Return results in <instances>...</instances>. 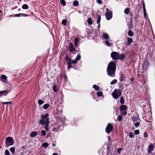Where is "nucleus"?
<instances>
[{
  "label": "nucleus",
  "instance_id": "6e6552de",
  "mask_svg": "<svg viewBox=\"0 0 155 155\" xmlns=\"http://www.w3.org/2000/svg\"><path fill=\"white\" fill-rule=\"evenodd\" d=\"M56 119L57 120V123H61V124L64 123L66 120L64 117H56Z\"/></svg>",
  "mask_w": 155,
  "mask_h": 155
},
{
  "label": "nucleus",
  "instance_id": "4d7b16f0",
  "mask_svg": "<svg viewBox=\"0 0 155 155\" xmlns=\"http://www.w3.org/2000/svg\"><path fill=\"white\" fill-rule=\"evenodd\" d=\"M144 65H145V66H146V67H147V66L148 65V62H147V61H146V62H144V65L143 66H144Z\"/></svg>",
  "mask_w": 155,
  "mask_h": 155
},
{
  "label": "nucleus",
  "instance_id": "b1692460",
  "mask_svg": "<svg viewBox=\"0 0 155 155\" xmlns=\"http://www.w3.org/2000/svg\"><path fill=\"white\" fill-rule=\"evenodd\" d=\"M73 5L74 6H77L78 5V2L77 0L74 1L73 2Z\"/></svg>",
  "mask_w": 155,
  "mask_h": 155
},
{
  "label": "nucleus",
  "instance_id": "c85d7f7f",
  "mask_svg": "<svg viewBox=\"0 0 155 155\" xmlns=\"http://www.w3.org/2000/svg\"><path fill=\"white\" fill-rule=\"evenodd\" d=\"M49 104H47L44 105L43 108L45 109H46L49 107Z\"/></svg>",
  "mask_w": 155,
  "mask_h": 155
},
{
  "label": "nucleus",
  "instance_id": "20e7f679",
  "mask_svg": "<svg viewBox=\"0 0 155 155\" xmlns=\"http://www.w3.org/2000/svg\"><path fill=\"white\" fill-rule=\"evenodd\" d=\"M14 143V141L12 137H6L5 141V147H8L9 146L13 145Z\"/></svg>",
  "mask_w": 155,
  "mask_h": 155
},
{
  "label": "nucleus",
  "instance_id": "c9c22d12",
  "mask_svg": "<svg viewBox=\"0 0 155 155\" xmlns=\"http://www.w3.org/2000/svg\"><path fill=\"white\" fill-rule=\"evenodd\" d=\"M93 87L96 91H98L99 90V88L96 85H93Z\"/></svg>",
  "mask_w": 155,
  "mask_h": 155
},
{
  "label": "nucleus",
  "instance_id": "f704fd0d",
  "mask_svg": "<svg viewBox=\"0 0 155 155\" xmlns=\"http://www.w3.org/2000/svg\"><path fill=\"white\" fill-rule=\"evenodd\" d=\"M130 11V9L129 8H126L124 11V12L126 14H127L129 13V12Z\"/></svg>",
  "mask_w": 155,
  "mask_h": 155
},
{
  "label": "nucleus",
  "instance_id": "f8f14e48",
  "mask_svg": "<svg viewBox=\"0 0 155 155\" xmlns=\"http://www.w3.org/2000/svg\"><path fill=\"white\" fill-rule=\"evenodd\" d=\"M133 42V40L132 39L130 38H127V45L129 46Z\"/></svg>",
  "mask_w": 155,
  "mask_h": 155
},
{
  "label": "nucleus",
  "instance_id": "3c124183",
  "mask_svg": "<svg viewBox=\"0 0 155 155\" xmlns=\"http://www.w3.org/2000/svg\"><path fill=\"white\" fill-rule=\"evenodd\" d=\"M122 150V149L121 148H119L117 149V152L118 153L120 154V153L121 151Z\"/></svg>",
  "mask_w": 155,
  "mask_h": 155
},
{
  "label": "nucleus",
  "instance_id": "e2e57ef3",
  "mask_svg": "<svg viewBox=\"0 0 155 155\" xmlns=\"http://www.w3.org/2000/svg\"><path fill=\"white\" fill-rule=\"evenodd\" d=\"M41 116H42V117H43V116H48V115H47V114H45V115H42Z\"/></svg>",
  "mask_w": 155,
  "mask_h": 155
},
{
  "label": "nucleus",
  "instance_id": "bf43d9fd",
  "mask_svg": "<svg viewBox=\"0 0 155 155\" xmlns=\"http://www.w3.org/2000/svg\"><path fill=\"white\" fill-rule=\"evenodd\" d=\"M52 155H58L57 153H54L52 154Z\"/></svg>",
  "mask_w": 155,
  "mask_h": 155
},
{
  "label": "nucleus",
  "instance_id": "0e129e2a",
  "mask_svg": "<svg viewBox=\"0 0 155 155\" xmlns=\"http://www.w3.org/2000/svg\"><path fill=\"white\" fill-rule=\"evenodd\" d=\"M98 24V28H99L100 27V23Z\"/></svg>",
  "mask_w": 155,
  "mask_h": 155
},
{
  "label": "nucleus",
  "instance_id": "49530a36",
  "mask_svg": "<svg viewBox=\"0 0 155 155\" xmlns=\"http://www.w3.org/2000/svg\"><path fill=\"white\" fill-rule=\"evenodd\" d=\"M53 90L54 92H57V90H56V87L55 85H54L53 86Z\"/></svg>",
  "mask_w": 155,
  "mask_h": 155
},
{
  "label": "nucleus",
  "instance_id": "37998d69",
  "mask_svg": "<svg viewBox=\"0 0 155 155\" xmlns=\"http://www.w3.org/2000/svg\"><path fill=\"white\" fill-rule=\"evenodd\" d=\"M97 95L98 96H100L102 95V92L101 91H98L97 92Z\"/></svg>",
  "mask_w": 155,
  "mask_h": 155
},
{
  "label": "nucleus",
  "instance_id": "79ce46f5",
  "mask_svg": "<svg viewBox=\"0 0 155 155\" xmlns=\"http://www.w3.org/2000/svg\"><path fill=\"white\" fill-rule=\"evenodd\" d=\"M140 131L138 130H135L134 131V134L135 135H138L139 134Z\"/></svg>",
  "mask_w": 155,
  "mask_h": 155
},
{
  "label": "nucleus",
  "instance_id": "cd10ccee",
  "mask_svg": "<svg viewBox=\"0 0 155 155\" xmlns=\"http://www.w3.org/2000/svg\"><path fill=\"white\" fill-rule=\"evenodd\" d=\"M105 43L106 44V45H107V46H111L112 44L110 43L108 41H106L105 42Z\"/></svg>",
  "mask_w": 155,
  "mask_h": 155
},
{
  "label": "nucleus",
  "instance_id": "2eb2a0df",
  "mask_svg": "<svg viewBox=\"0 0 155 155\" xmlns=\"http://www.w3.org/2000/svg\"><path fill=\"white\" fill-rule=\"evenodd\" d=\"M0 78L2 79V81L3 82H5L7 79V77L5 75H2Z\"/></svg>",
  "mask_w": 155,
  "mask_h": 155
},
{
  "label": "nucleus",
  "instance_id": "ddd939ff",
  "mask_svg": "<svg viewBox=\"0 0 155 155\" xmlns=\"http://www.w3.org/2000/svg\"><path fill=\"white\" fill-rule=\"evenodd\" d=\"M10 91L9 90H5L0 91V97L3 94H7Z\"/></svg>",
  "mask_w": 155,
  "mask_h": 155
},
{
  "label": "nucleus",
  "instance_id": "f03ea898",
  "mask_svg": "<svg viewBox=\"0 0 155 155\" xmlns=\"http://www.w3.org/2000/svg\"><path fill=\"white\" fill-rule=\"evenodd\" d=\"M125 56L124 54H120L119 53L115 51L112 52L111 54V57L114 60L120 59L123 60Z\"/></svg>",
  "mask_w": 155,
  "mask_h": 155
},
{
  "label": "nucleus",
  "instance_id": "bb28decb",
  "mask_svg": "<svg viewBox=\"0 0 155 155\" xmlns=\"http://www.w3.org/2000/svg\"><path fill=\"white\" fill-rule=\"evenodd\" d=\"M10 150L12 153L14 154L15 151V149L14 147H12L10 148Z\"/></svg>",
  "mask_w": 155,
  "mask_h": 155
},
{
  "label": "nucleus",
  "instance_id": "680f3d73",
  "mask_svg": "<svg viewBox=\"0 0 155 155\" xmlns=\"http://www.w3.org/2000/svg\"><path fill=\"white\" fill-rule=\"evenodd\" d=\"M106 10L107 11V12L110 11H109V10L108 8H107L106 9Z\"/></svg>",
  "mask_w": 155,
  "mask_h": 155
},
{
  "label": "nucleus",
  "instance_id": "dca6fc26",
  "mask_svg": "<svg viewBox=\"0 0 155 155\" xmlns=\"http://www.w3.org/2000/svg\"><path fill=\"white\" fill-rule=\"evenodd\" d=\"M143 13H144V17L145 18H146V10L145 8V5L144 4V3L143 2Z\"/></svg>",
  "mask_w": 155,
  "mask_h": 155
},
{
  "label": "nucleus",
  "instance_id": "6ab92c4d",
  "mask_svg": "<svg viewBox=\"0 0 155 155\" xmlns=\"http://www.w3.org/2000/svg\"><path fill=\"white\" fill-rule=\"evenodd\" d=\"M78 42V38H75L74 39V45L76 47H77V46Z\"/></svg>",
  "mask_w": 155,
  "mask_h": 155
},
{
  "label": "nucleus",
  "instance_id": "a878e982",
  "mask_svg": "<svg viewBox=\"0 0 155 155\" xmlns=\"http://www.w3.org/2000/svg\"><path fill=\"white\" fill-rule=\"evenodd\" d=\"M128 35L130 36L134 35V33L131 30H129L128 32Z\"/></svg>",
  "mask_w": 155,
  "mask_h": 155
},
{
  "label": "nucleus",
  "instance_id": "2f4dec72",
  "mask_svg": "<svg viewBox=\"0 0 155 155\" xmlns=\"http://www.w3.org/2000/svg\"><path fill=\"white\" fill-rule=\"evenodd\" d=\"M60 2L61 4L63 6H65L66 5V3L64 0H61Z\"/></svg>",
  "mask_w": 155,
  "mask_h": 155
},
{
  "label": "nucleus",
  "instance_id": "7c9ffc66",
  "mask_svg": "<svg viewBox=\"0 0 155 155\" xmlns=\"http://www.w3.org/2000/svg\"><path fill=\"white\" fill-rule=\"evenodd\" d=\"M66 59L67 61V63L69 62H71V59L68 56H67L66 58Z\"/></svg>",
  "mask_w": 155,
  "mask_h": 155
},
{
  "label": "nucleus",
  "instance_id": "aec40b11",
  "mask_svg": "<svg viewBox=\"0 0 155 155\" xmlns=\"http://www.w3.org/2000/svg\"><path fill=\"white\" fill-rule=\"evenodd\" d=\"M49 146V144L47 142H45L42 144V146L45 148H47Z\"/></svg>",
  "mask_w": 155,
  "mask_h": 155
},
{
  "label": "nucleus",
  "instance_id": "4468645a",
  "mask_svg": "<svg viewBox=\"0 0 155 155\" xmlns=\"http://www.w3.org/2000/svg\"><path fill=\"white\" fill-rule=\"evenodd\" d=\"M103 37L104 39L107 40L109 38L108 35L106 33H104L103 34Z\"/></svg>",
  "mask_w": 155,
  "mask_h": 155
},
{
  "label": "nucleus",
  "instance_id": "6e6d98bb",
  "mask_svg": "<svg viewBox=\"0 0 155 155\" xmlns=\"http://www.w3.org/2000/svg\"><path fill=\"white\" fill-rule=\"evenodd\" d=\"M58 130H59L58 129L56 128H54L53 129V130L56 131V132H57V131H58Z\"/></svg>",
  "mask_w": 155,
  "mask_h": 155
},
{
  "label": "nucleus",
  "instance_id": "a211bd4d",
  "mask_svg": "<svg viewBox=\"0 0 155 155\" xmlns=\"http://www.w3.org/2000/svg\"><path fill=\"white\" fill-rule=\"evenodd\" d=\"M28 15L24 13H19L15 15V17L27 16Z\"/></svg>",
  "mask_w": 155,
  "mask_h": 155
},
{
  "label": "nucleus",
  "instance_id": "c03bdc74",
  "mask_svg": "<svg viewBox=\"0 0 155 155\" xmlns=\"http://www.w3.org/2000/svg\"><path fill=\"white\" fill-rule=\"evenodd\" d=\"M97 2L99 4H102L103 3L102 0H97Z\"/></svg>",
  "mask_w": 155,
  "mask_h": 155
},
{
  "label": "nucleus",
  "instance_id": "de8ad7c7",
  "mask_svg": "<svg viewBox=\"0 0 155 155\" xmlns=\"http://www.w3.org/2000/svg\"><path fill=\"white\" fill-rule=\"evenodd\" d=\"M5 155H10L9 151L8 150H6L5 151Z\"/></svg>",
  "mask_w": 155,
  "mask_h": 155
},
{
  "label": "nucleus",
  "instance_id": "864d4df0",
  "mask_svg": "<svg viewBox=\"0 0 155 155\" xmlns=\"http://www.w3.org/2000/svg\"><path fill=\"white\" fill-rule=\"evenodd\" d=\"M143 135H144V137L147 138V137H148V135L147 134V133H146V132H144Z\"/></svg>",
  "mask_w": 155,
  "mask_h": 155
},
{
  "label": "nucleus",
  "instance_id": "1a4fd4ad",
  "mask_svg": "<svg viewBox=\"0 0 155 155\" xmlns=\"http://www.w3.org/2000/svg\"><path fill=\"white\" fill-rule=\"evenodd\" d=\"M75 49L73 43H70L69 45V52L75 53Z\"/></svg>",
  "mask_w": 155,
  "mask_h": 155
},
{
  "label": "nucleus",
  "instance_id": "ea45409f",
  "mask_svg": "<svg viewBox=\"0 0 155 155\" xmlns=\"http://www.w3.org/2000/svg\"><path fill=\"white\" fill-rule=\"evenodd\" d=\"M41 134L43 135V136H45L46 135V132L44 130H41Z\"/></svg>",
  "mask_w": 155,
  "mask_h": 155
},
{
  "label": "nucleus",
  "instance_id": "0eeeda50",
  "mask_svg": "<svg viewBox=\"0 0 155 155\" xmlns=\"http://www.w3.org/2000/svg\"><path fill=\"white\" fill-rule=\"evenodd\" d=\"M113 129V127L110 123H108L106 128V131L107 133L109 134Z\"/></svg>",
  "mask_w": 155,
  "mask_h": 155
},
{
  "label": "nucleus",
  "instance_id": "5701e85b",
  "mask_svg": "<svg viewBox=\"0 0 155 155\" xmlns=\"http://www.w3.org/2000/svg\"><path fill=\"white\" fill-rule=\"evenodd\" d=\"M87 22L90 25L92 24L93 22L91 18H90L87 19Z\"/></svg>",
  "mask_w": 155,
  "mask_h": 155
},
{
  "label": "nucleus",
  "instance_id": "a18cd8bd",
  "mask_svg": "<svg viewBox=\"0 0 155 155\" xmlns=\"http://www.w3.org/2000/svg\"><path fill=\"white\" fill-rule=\"evenodd\" d=\"M71 64L72 63L71 62H69L68 63V68L69 69L71 67Z\"/></svg>",
  "mask_w": 155,
  "mask_h": 155
},
{
  "label": "nucleus",
  "instance_id": "412c9836",
  "mask_svg": "<svg viewBox=\"0 0 155 155\" xmlns=\"http://www.w3.org/2000/svg\"><path fill=\"white\" fill-rule=\"evenodd\" d=\"M22 8L24 9H27L28 8V6L27 4H24L22 6Z\"/></svg>",
  "mask_w": 155,
  "mask_h": 155
},
{
  "label": "nucleus",
  "instance_id": "9b49d317",
  "mask_svg": "<svg viewBox=\"0 0 155 155\" xmlns=\"http://www.w3.org/2000/svg\"><path fill=\"white\" fill-rule=\"evenodd\" d=\"M154 148V146L152 143H151L148 146V152L149 153L151 154V152L153 150Z\"/></svg>",
  "mask_w": 155,
  "mask_h": 155
},
{
  "label": "nucleus",
  "instance_id": "5fc2aeb1",
  "mask_svg": "<svg viewBox=\"0 0 155 155\" xmlns=\"http://www.w3.org/2000/svg\"><path fill=\"white\" fill-rule=\"evenodd\" d=\"M130 16L131 17H130V21H132V20L133 19V14L132 13H131V14H130Z\"/></svg>",
  "mask_w": 155,
  "mask_h": 155
},
{
  "label": "nucleus",
  "instance_id": "69168bd1",
  "mask_svg": "<svg viewBox=\"0 0 155 155\" xmlns=\"http://www.w3.org/2000/svg\"><path fill=\"white\" fill-rule=\"evenodd\" d=\"M1 12V11L0 10V12Z\"/></svg>",
  "mask_w": 155,
  "mask_h": 155
},
{
  "label": "nucleus",
  "instance_id": "9d476101",
  "mask_svg": "<svg viewBox=\"0 0 155 155\" xmlns=\"http://www.w3.org/2000/svg\"><path fill=\"white\" fill-rule=\"evenodd\" d=\"M106 19L107 20L110 19L112 17V13L111 11L106 12L105 13Z\"/></svg>",
  "mask_w": 155,
  "mask_h": 155
},
{
  "label": "nucleus",
  "instance_id": "603ef678",
  "mask_svg": "<svg viewBox=\"0 0 155 155\" xmlns=\"http://www.w3.org/2000/svg\"><path fill=\"white\" fill-rule=\"evenodd\" d=\"M140 123L139 122H136L135 124V126L136 127H137L140 125Z\"/></svg>",
  "mask_w": 155,
  "mask_h": 155
},
{
  "label": "nucleus",
  "instance_id": "8fccbe9b",
  "mask_svg": "<svg viewBox=\"0 0 155 155\" xmlns=\"http://www.w3.org/2000/svg\"><path fill=\"white\" fill-rule=\"evenodd\" d=\"M77 61H76L75 59V60H74L72 61V62H71V63L73 64H75L77 63Z\"/></svg>",
  "mask_w": 155,
  "mask_h": 155
},
{
  "label": "nucleus",
  "instance_id": "393cba45",
  "mask_svg": "<svg viewBox=\"0 0 155 155\" xmlns=\"http://www.w3.org/2000/svg\"><path fill=\"white\" fill-rule=\"evenodd\" d=\"M97 22L98 24H99L100 23V21L101 20V17L98 14H97Z\"/></svg>",
  "mask_w": 155,
  "mask_h": 155
},
{
  "label": "nucleus",
  "instance_id": "052dcab7",
  "mask_svg": "<svg viewBox=\"0 0 155 155\" xmlns=\"http://www.w3.org/2000/svg\"><path fill=\"white\" fill-rule=\"evenodd\" d=\"M55 146V144L54 143H53L52 144V146L54 147Z\"/></svg>",
  "mask_w": 155,
  "mask_h": 155
},
{
  "label": "nucleus",
  "instance_id": "f3484780",
  "mask_svg": "<svg viewBox=\"0 0 155 155\" xmlns=\"http://www.w3.org/2000/svg\"><path fill=\"white\" fill-rule=\"evenodd\" d=\"M37 135V133L36 131H32L30 134V137H34Z\"/></svg>",
  "mask_w": 155,
  "mask_h": 155
},
{
  "label": "nucleus",
  "instance_id": "473e14b6",
  "mask_svg": "<svg viewBox=\"0 0 155 155\" xmlns=\"http://www.w3.org/2000/svg\"><path fill=\"white\" fill-rule=\"evenodd\" d=\"M128 136L130 138H134V136L133 135V134L132 133H130L128 135Z\"/></svg>",
  "mask_w": 155,
  "mask_h": 155
},
{
  "label": "nucleus",
  "instance_id": "4c0bfd02",
  "mask_svg": "<svg viewBox=\"0 0 155 155\" xmlns=\"http://www.w3.org/2000/svg\"><path fill=\"white\" fill-rule=\"evenodd\" d=\"M38 103L39 105H41L44 103L43 101L41 99H39L38 100Z\"/></svg>",
  "mask_w": 155,
  "mask_h": 155
},
{
  "label": "nucleus",
  "instance_id": "c756f323",
  "mask_svg": "<svg viewBox=\"0 0 155 155\" xmlns=\"http://www.w3.org/2000/svg\"><path fill=\"white\" fill-rule=\"evenodd\" d=\"M120 102L121 104H123L124 103V100L123 97H121L120 98Z\"/></svg>",
  "mask_w": 155,
  "mask_h": 155
},
{
  "label": "nucleus",
  "instance_id": "13d9d810",
  "mask_svg": "<svg viewBox=\"0 0 155 155\" xmlns=\"http://www.w3.org/2000/svg\"><path fill=\"white\" fill-rule=\"evenodd\" d=\"M136 117H132V119L133 120H135Z\"/></svg>",
  "mask_w": 155,
  "mask_h": 155
},
{
  "label": "nucleus",
  "instance_id": "4be33fe9",
  "mask_svg": "<svg viewBox=\"0 0 155 155\" xmlns=\"http://www.w3.org/2000/svg\"><path fill=\"white\" fill-rule=\"evenodd\" d=\"M124 75L122 74L121 75H120V81H123L124 80Z\"/></svg>",
  "mask_w": 155,
  "mask_h": 155
},
{
  "label": "nucleus",
  "instance_id": "58836bf2",
  "mask_svg": "<svg viewBox=\"0 0 155 155\" xmlns=\"http://www.w3.org/2000/svg\"><path fill=\"white\" fill-rule=\"evenodd\" d=\"M117 81L116 79H114L110 83V84L111 85H113L115 83H117Z\"/></svg>",
  "mask_w": 155,
  "mask_h": 155
},
{
  "label": "nucleus",
  "instance_id": "39448f33",
  "mask_svg": "<svg viewBox=\"0 0 155 155\" xmlns=\"http://www.w3.org/2000/svg\"><path fill=\"white\" fill-rule=\"evenodd\" d=\"M121 94V91L119 89L115 90L112 93V95L113 98L115 99L118 98Z\"/></svg>",
  "mask_w": 155,
  "mask_h": 155
},
{
  "label": "nucleus",
  "instance_id": "e433bc0d",
  "mask_svg": "<svg viewBox=\"0 0 155 155\" xmlns=\"http://www.w3.org/2000/svg\"><path fill=\"white\" fill-rule=\"evenodd\" d=\"M67 22V20L66 19H64L62 21V23L64 25H66Z\"/></svg>",
  "mask_w": 155,
  "mask_h": 155
},
{
  "label": "nucleus",
  "instance_id": "a19ab883",
  "mask_svg": "<svg viewBox=\"0 0 155 155\" xmlns=\"http://www.w3.org/2000/svg\"><path fill=\"white\" fill-rule=\"evenodd\" d=\"M122 119V117H118L117 119H115V120H118V121H121Z\"/></svg>",
  "mask_w": 155,
  "mask_h": 155
},
{
  "label": "nucleus",
  "instance_id": "423d86ee",
  "mask_svg": "<svg viewBox=\"0 0 155 155\" xmlns=\"http://www.w3.org/2000/svg\"><path fill=\"white\" fill-rule=\"evenodd\" d=\"M127 106L126 105H122L120 107V111L124 115H125L127 113Z\"/></svg>",
  "mask_w": 155,
  "mask_h": 155
},
{
  "label": "nucleus",
  "instance_id": "09e8293b",
  "mask_svg": "<svg viewBox=\"0 0 155 155\" xmlns=\"http://www.w3.org/2000/svg\"><path fill=\"white\" fill-rule=\"evenodd\" d=\"M2 104H12V102L11 101L10 102H3Z\"/></svg>",
  "mask_w": 155,
  "mask_h": 155
},
{
  "label": "nucleus",
  "instance_id": "72a5a7b5",
  "mask_svg": "<svg viewBox=\"0 0 155 155\" xmlns=\"http://www.w3.org/2000/svg\"><path fill=\"white\" fill-rule=\"evenodd\" d=\"M81 56L80 55L78 54L77 55V56L76 58L75 59L77 61H78L79 60H80L81 59Z\"/></svg>",
  "mask_w": 155,
  "mask_h": 155
},
{
  "label": "nucleus",
  "instance_id": "f257e3e1",
  "mask_svg": "<svg viewBox=\"0 0 155 155\" xmlns=\"http://www.w3.org/2000/svg\"><path fill=\"white\" fill-rule=\"evenodd\" d=\"M116 70V65L113 62H110L108 64L107 68V72L108 75L111 77L115 76V73Z\"/></svg>",
  "mask_w": 155,
  "mask_h": 155
},
{
  "label": "nucleus",
  "instance_id": "7ed1b4c3",
  "mask_svg": "<svg viewBox=\"0 0 155 155\" xmlns=\"http://www.w3.org/2000/svg\"><path fill=\"white\" fill-rule=\"evenodd\" d=\"M42 119L39 121V123L41 125L45 124V129L46 131L48 130V126L49 124V119L48 117H42Z\"/></svg>",
  "mask_w": 155,
  "mask_h": 155
}]
</instances>
